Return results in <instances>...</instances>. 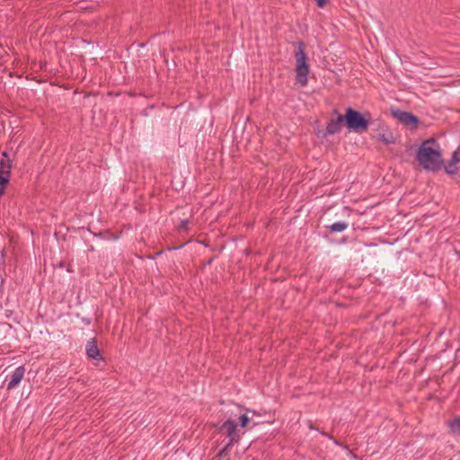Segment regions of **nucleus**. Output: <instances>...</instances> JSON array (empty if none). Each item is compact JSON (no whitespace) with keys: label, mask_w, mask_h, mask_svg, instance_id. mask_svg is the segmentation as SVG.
<instances>
[{"label":"nucleus","mask_w":460,"mask_h":460,"mask_svg":"<svg viewBox=\"0 0 460 460\" xmlns=\"http://www.w3.org/2000/svg\"><path fill=\"white\" fill-rule=\"evenodd\" d=\"M416 159L423 169L430 172H438L444 165L442 153L434 138L422 142L417 151Z\"/></svg>","instance_id":"1"},{"label":"nucleus","mask_w":460,"mask_h":460,"mask_svg":"<svg viewBox=\"0 0 460 460\" xmlns=\"http://www.w3.org/2000/svg\"><path fill=\"white\" fill-rule=\"evenodd\" d=\"M343 119H345V126L348 129L356 133H363L368 129L371 114L369 112L361 113L351 107H348L345 110Z\"/></svg>","instance_id":"2"},{"label":"nucleus","mask_w":460,"mask_h":460,"mask_svg":"<svg viewBox=\"0 0 460 460\" xmlns=\"http://www.w3.org/2000/svg\"><path fill=\"white\" fill-rule=\"evenodd\" d=\"M296 59V82L305 86L308 83V74L310 72L308 57L305 51V44L302 41L297 43V48L295 51Z\"/></svg>","instance_id":"3"},{"label":"nucleus","mask_w":460,"mask_h":460,"mask_svg":"<svg viewBox=\"0 0 460 460\" xmlns=\"http://www.w3.org/2000/svg\"><path fill=\"white\" fill-rule=\"evenodd\" d=\"M392 115L397 119L403 126L409 127L411 129L417 128L420 124V119L411 112L403 111L401 110H393Z\"/></svg>","instance_id":"4"},{"label":"nucleus","mask_w":460,"mask_h":460,"mask_svg":"<svg viewBox=\"0 0 460 460\" xmlns=\"http://www.w3.org/2000/svg\"><path fill=\"white\" fill-rule=\"evenodd\" d=\"M226 430V436L229 438L230 444H237L240 441V435L237 430V425L232 419L226 420L219 428V431Z\"/></svg>","instance_id":"5"},{"label":"nucleus","mask_w":460,"mask_h":460,"mask_svg":"<svg viewBox=\"0 0 460 460\" xmlns=\"http://www.w3.org/2000/svg\"><path fill=\"white\" fill-rule=\"evenodd\" d=\"M333 114L337 117H332L326 126V134L333 135L341 131L342 124L345 125L343 115L340 114L337 110L333 111Z\"/></svg>","instance_id":"6"},{"label":"nucleus","mask_w":460,"mask_h":460,"mask_svg":"<svg viewBox=\"0 0 460 460\" xmlns=\"http://www.w3.org/2000/svg\"><path fill=\"white\" fill-rule=\"evenodd\" d=\"M85 352L87 357L91 359L104 360L97 346V341L95 338H93L86 342Z\"/></svg>","instance_id":"7"},{"label":"nucleus","mask_w":460,"mask_h":460,"mask_svg":"<svg viewBox=\"0 0 460 460\" xmlns=\"http://www.w3.org/2000/svg\"><path fill=\"white\" fill-rule=\"evenodd\" d=\"M377 133V139L384 143L385 145H390L394 144L396 141L395 137L394 134L387 128V127L385 124H380Z\"/></svg>","instance_id":"8"},{"label":"nucleus","mask_w":460,"mask_h":460,"mask_svg":"<svg viewBox=\"0 0 460 460\" xmlns=\"http://www.w3.org/2000/svg\"><path fill=\"white\" fill-rule=\"evenodd\" d=\"M24 373L25 367L23 366L18 367L10 376V380L7 384V389L11 390L17 386L23 378Z\"/></svg>","instance_id":"9"},{"label":"nucleus","mask_w":460,"mask_h":460,"mask_svg":"<svg viewBox=\"0 0 460 460\" xmlns=\"http://www.w3.org/2000/svg\"><path fill=\"white\" fill-rule=\"evenodd\" d=\"M11 164L10 161L2 159L0 161V176H4L5 178L10 179V172H11Z\"/></svg>","instance_id":"10"},{"label":"nucleus","mask_w":460,"mask_h":460,"mask_svg":"<svg viewBox=\"0 0 460 460\" xmlns=\"http://www.w3.org/2000/svg\"><path fill=\"white\" fill-rule=\"evenodd\" d=\"M348 227V224L344 222H336L331 226H328L327 228L331 233H340L346 230Z\"/></svg>","instance_id":"11"},{"label":"nucleus","mask_w":460,"mask_h":460,"mask_svg":"<svg viewBox=\"0 0 460 460\" xmlns=\"http://www.w3.org/2000/svg\"><path fill=\"white\" fill-rule=\"evenodd\" d=\"M449 428H450V430L455 433V434H457L459 435L460 434V418H455L453 420H451L449 422Z\"/></svg>","instance_id":"12"},{"label":"nucleus","mask_w":460,"mask_h":460,"mask_svg":"<svg viewBox=\"0 0 460 460\" xmlns=\"http://www.w3.org/2000/svg\"><path fill=\"white\" fill-rule=\"evenodd\" d=\"M443 167L445 168L446 172L449 175H454L458 172V167L456 164L447 163V164H444Z\"/></svg>","instance_id":"13"},{"label":"nucleus","mask_w":460,"mask_h":460,"mask_svg":"<svg viewBox=\"0 0 460 460\" xmlns=\"http://www.w3.org/2000/svg\"><path fill=\"white\" fill-rule=\"evenodd\" d=\"M459 152H460V148H457L456 150H455L453 152L451 159L448 161V163H451V164H459L460 163Z\"/></svg>","instance_id":"14"},{"label":"nucleus","mask_w":460,"mask_h":460,"mask_svg":"<svg viewBox=\"0 0 460 460\" xmlns=\"http://www.w3.org/2000/svg\"><path fill=\"white\" fill-rule=\"evenodd\" d=\"M234 445V444H230V442H227L226 445L218 452V456H227Z\"/></svg>","instance_id":"15"},{"label":"nucleus","mask_w":460,"mask_h":460,"mask_svg":"<svg viewBox=\"0 0 460 460\" xmlns=\"http://www.w3.org/2000/svg\"><path fill=\"white\" fill-rule=\"evenodd\" d=\"M9 182V178H5L4 176H0V196H2L4 191L7 183Z\"/></svg>","instance_id":"16"},{"label":"nucleus","mask_w":460,"mask_h":460,"mask_svg":"<svg viewBox=\"0 0 460 460\" xmlns=\"http://www.w3.org/2000/svg\"><path fill=\"white\" fill-rule=\"evenodd\" d=\"M249 421H250V418L246 414H243L239 417V422H240V426L242 428L246 427L247 424L249 423Z\"/></svg>","instance_id":"17"},{"label":"nucleus","mask_w":460,"mask_h":460,"mask_svg":"<svg viewBox=\"0 0 460 460\" xmlns=\"http://www.w3.org/2000/svg\"><path fill=\"white\" fill-rule=\"evenodd\" d=\"M188 223H189L188 220H182L179 228L181 230H187Z\"/></svg>","instance_id":"18"},{"label":"nucleus","mask_w":460,"mask_h":460,"mask_svg":"<svg viewBox=\"0 0 460 460\" xmlns=\"http://www.w3.org/2000/svg\"><path fill=\"white\" fill-rule=\"evenodd\" d=\"M329 0H316V4L319 7H323Z\"/></svg>","instance_id":"19"},{"label":"nucleus","mask_w":460,"mask_h":460,"mask_svg":"<svg viewBox=\"0 0 460 460\" xmlns=\"http://www.w3.org/2000/svg\"><path fill=\"white\" fill-rule=\"evenodd\" d=\"M83 322H84L85 324H90V323H91V320H90V319H87V318H83Z\"/></svg>","instance_id":"20"},{"label":"nucleus","mask_w":460,"mask_h":460,"mask_svg":"<svg viewBox=\"0 0 460 460\" xmlns=\"http://www.w3.org/2000/svg\"><path fill=\"white\" fill-rule=\"evenodd\" d=\"M322 434H323V436H326V437L330 438L331 439H332V438H333L332 436L328 435V434H327V433H325V432H322Z\"/></svg>","instance_id":"21"},{"label":"nucleus","mask_w":460,"mask_h":460,"mask_svg":"<svg viewBox=\"0 0 460 460\" xmlns=\"http://www.w3.org/2000/svg\"><path fill=\"white\" fill-rule=\"evenodd\" d=\"M3 156L7 157V154H6V152H4V153H3Z\"/></svg>","instance_id":"22"},{"label":"nucleus","mask_w":460,"mask_h":460,"mask_svg":"<svg viewBox=\"0 0 460 460\" xmlns=\"http://www.w3.org/2000/svg\"><path fill=\"white\" fill-rule=\"evenodd\" d=\"M93 250H94V249H93V246H91V247L89 248V251H93Z\"/></svg>","instance_id":"23"},{"label":"nucleus","mask_w":460,"mask_h":460,"mask_svg":"<svg viewBox=\"0 0 460 460\" xmlns=\"http://www.w3.org/2000/svg\"><path fill=\"white\" fill-rule=\"evenodd\" d=\"M229 460V459H228Z\"/></svg>","instance_id":"24"}]
</instances>
